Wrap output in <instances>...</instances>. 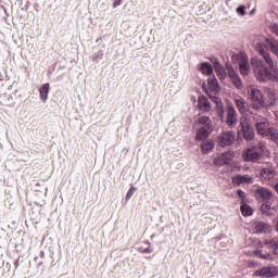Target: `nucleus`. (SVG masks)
<instances>
[{"label":"nucleus","mask_w":278,"mask_h":278,"mask_svg":"<svg viewBox=\"0 0 278 278\" xmlns=\"http://www.w3.org/2000/svg\"><path fill=\"white\" fill-rule=\"evenodd\" d=\"M257 53L264 58L266 64L258 59H251L254 76L257 81H274L278 83V68L275 66V62L268 54V47L266 45H258Z\"/></svg>","instance_id":"f257e3e1"},{"label":"nucleus","mask_w":278,"mask_h":278,"mask_svg":"<svg viewBox=\"0 0 278 278\" xmlns=\"http://www.w3.org/2000/svg\"><path fill=\"white\" fill-rule=\"evenodd\" d=\"M250 101L253 110H263V108H266L264 93L257 88L250 90Z\"/></svg>","instance_id":"f03ea898"},{"label":"nucleus","mask_w":278,"mask_h":278,"mask_svg":"<svg viewBox=\"0 0 278 278\" xmlns=\"http://www.w3.org/2000/svg\"><path fill=\"white\" fill-rule=\"evenodd\" d=\"M262 155H264V148L262 146H253L243 152L244 162H258L262 160Z\"/></svg>","instance_id":"7ed1b4c3"},{"label":"nucleus","mask_w":278,"mask_h":278,"mask_svg":"<svg viewBox=\"0 0 278 278\" xmlns=\"http://www.w3.org/2000/svg\"><path fill=\"white\" fill-rule=\"evenodd\" d=\"M240 127H241L240 131H242L243 138H245V140H253V138H255V132L253 131V128H251L249 118L241 117Z\"/></svg>","instance_id":"20e7f679"},{"label":"nucleus","mask_w":278,"mask_h":278,"mask_svg":"<svg viewBox=\"0 0 278 278\" xmlns=\"http://www.w3.org/2000/svg\"><path fill=\"white\" fill-rule=\"evenodd\" d=\"M254 197L258 203H268L273 200V191L266 189V187H260L256 189Z\"/></svg>","instance_id":"39448f33"},{"label":"nucleus","mask_w":278,"mask_h":278,"mask_svg":"<svg viewBox=\"0 0 278 278\" xmlns=\"http://www.w3.org/2000/svg\"><path fill=\"white\" fill-rule=\"evenodd\" d=\"M236 140V132L225 131L217 137V142L220 147H231Z\"/></svg>","instance_id":"423d86ee"},{"label":"nucleus","mask_w":278,"mask_h":278,"mask_svg":"<svg viewBox=\"0 0 278 278\" xmlns=\"http://www.w3.org/2000/svg\"><path fill=\"white\" fill-rule=\"evenodd\" d=\"M236 157V153L233 151H227L222 154H219L217 157L213 160V164L215 166H225L231 162Z\"/></svg>","instance_id":"0eeeda50"},{"label":"nucleus","mask_w":278,"mask_h":278,"mask_svg":"<svg viewBox=\"0 0 278 278\" xmlns=\"http://www.w3.org/2000/svg\"><path fill=\"white\" fill-rule=\"evenodd\" d=\"M278 275V267L277 266H268V267H263L261 269H257L254 271L253 277H277Z\"/></svg>","instance_id":"6e6552de"},{"label":"nucleus","mask_w":278,"mask_h":278,"mask_svg":"<svg viewBox=\"0 0 278 278\" xmlns=\"http://www.w3.org/2000/svg\"><path fill=\"white\" fill-rule=\"evenodd\" d=\"M236 123H238V112H236V108L232 104H228L226 106V125L233 127Z\"/></svg>","instance_id":"1a4fd4ad"},{"label":"nucleus","mask_w":278,"mask_h":278,"mask_svg":"<svg viewBox=\"0 0 278 278\" xmlns=\"http://www.w3.org/2000/svg\"><path fill=\"white\" fill-rule=\"evenodd\" d=\"M227 72L231 84L235 86V88L240 90V88H242V79H240V75H238V73H236V70H233V67L231 66L227 67Z\"/></svg>","instance_id":"9d476101"},{"label":"nucleus","mask_w":278,"mask_h":278,"mask_svg":"<svg viewBox=\"0 0 278 278\" xmlns=\"http://www.w3.org/2000/svg\"><path fill=\"white\" fill-rule=\"evenodd\" d=\"M255 128L257 134H260L261 136H270L273 131V128H270V125L266 119H263L262 122L256 123Z\"/></svg>","instance_id":"9b49d317"},{"label":"nucleus","mask_w":278,"mask_h":278,"mask_svg":"<svg viewBox=\"0 0 278 278\" xmlns=\"http://www.w3.org/2000/svg\"><path fill=\"white\" fill-rule=\"evenodd\" d=\"M260 175L265 181H270V179H275V167L273 164H266L261 168Z\"/></svg>","instance_id":"f8f14e48"},{"label":"nucleus","mask_w":278,"mask_h":278,"mask_svg":"<svg viewBox=\"0 0 278 278\" xmlns=\"http://www.w3.org/2000/svg\"><path fill=\"white\" fill-rule=\"evenodd\" d=\"M198 108L200 112L207 113L212 110V104L210 103V100L205 96H200L198 98Z\"/></svg>","instance_id":"ddd939ff"},{"label":"nucleus","mask_w":278,"mask_h":278,"mask_svg":"<svg viewBox=\"0 0 278 278\" xmlns=\"http://www.w3.org/2000/svg\"><path fill=\"white\" fill-rule=\"evenodd\" d=\"M244 184H253V177L249 175H237L232 177L233 186H242Z\"/></svg>","instance_id":"4468645a"},{"label":"nucleus","mask_w":278,"mask_h":278,"mask_svg":"<svg viewBox=\"0 0 278 278\" xmlns=\"http://www.w3.org/2000/svg\"><path fill=\"white\" fill-rule=\"evenodd\" d=\"M278 97L275 91L268 89L266 91V97H265V108H273V105H277Z\"/></svg>","instance_id":"2eb2a0df"},{"label":"nucleus","mask_w":278,"mask_h":278,"mask_svg":"<svg viewBox=\"0 0 278 278\" xmlns=\"http://www.w3.org/2000/svg\"><path fill=\"white\" fill-rule=\"evenodd\" d=\"M214 131V127H200L195 135V140L201 141L205 140V138H210V134Z\"/></svg>","instance_id":"dca6fc26"},{"label":"nucleus","mask_w":278,"mask_h":278,"mask_svg":"<svg viewBox=\"0 0 278 278\" xmlns=\"http://www.w3.org/2000/svg\"><path fill=\"white\" fill-rule=\"evenodd\" d=\"M254 229L256 231V233H270L273 227L264 222H256L254 224Z\"/></svg>","instance_id":"f3484780"},{"label":"nucleus","mask_w":278,"mask_h":278,"mask_svg":"<svg viewBox=\"0 0 278 278\" xmlns=\"http://www.w3.org/2000/svg\"><path fill=\"white\" fill-rule=\"evenodd\" d=\"M235 105L240 114H247L249 112V103L242 98L235 99Z\"/></svg>","instance_id":"a211bd4d"},{"label":"nucleus","mask_w":278,"mask_h":278,"mask_svg":"<svg viewBox=\"0 0 278 278\" xmlns=\"http://www.w3.org/2000/svg\"><path fill=\"white\" fill-rule=\"evenodd\" d=\"M213 64H214L218 79H220V81L225 80L227 77V72H225V67H223V65L218 60H216Z\"/></svg>","instance_id":"6ab92c4d"},{"label":"nucleus","mask_w":278,"mask_h":278,"mask_svg":"<svg viewBox=\"0 0 278 278\" xmlns=\"http://www.w3.org/2000/svg\"><path fill=\"white\" fill-rule=\"evenodd\" d=\"M198 71L200 73H202V75H213L214 73V67H212V64L207 63V62H204V63H201L199 66H198Z\"/></svg>","instance_id":"aec40b11"},{"label":"nucleus","mask_w":278,"mask_h":278,"mask_svg":"<svg viewBox=\"0 0 278 278\" xmlns=\"http://www.w3.org/2000/svg\"><path fill=\"white\" fill-rule=\"evenodd\" d=\"M207 85L210 90L214 92L215 94H218L220 92V85H218V79H216L214 76L207 79Z\"/></svg>","instance_id":"412c9836"},{"label":"nucleus","mask_w":278,"mask_h":278,"mask_svg":"<svg viewBox=\"0 0 278 278\" xmlns=\"http://www.w3.org/2000/svg\"><path fill=\"white\" fill-rule=\"evenodd\" d=\"M39 94L41 101H43V103H47V99H49V83H46L40 87Z\"/></svg>","instance_id":"4be33fe9"},{"label":"nucleus","mask_w":278,"mask_h":278,"mask_svg":"<svg viewBox=\"0 0 278 278\" xmlns=\"http://www.w3.org/2000/svg\"><path fill=\"white\" fill-rule=\"evenodd\" d=\"M214 147H215L214 141H204L201 144V151L205 155V154L210 153L211 151H213Z\"/></svg>","instance_id":"5701e85b"},{"label":"nucleus","mask_w":278,"mask_h":278,"mask_svg":"<svg viewBox=\"0 0 278 278\" xmlns=\"http://www.w3.org/2000/svg\"><path fill=\"white\" fill-rule=\"evenodd\" d=\"M198 125H202V127H214L212 124V119L208 116H200L198 118Z\"/></svg>","instance_id":"b1692460"},{"label":"nucleus","mask_w":278,"mask_h":278,"mask_svg":"<svg viewBox=\"0 0 278 278\" xmlns=\"http://www.w3.org/2000/svg\"><path fill=\"white\" fill-rule=\"evenodd\" d=\"M237 62L239 66H244L249 64V56L244 52H240L237 54Z\"/></svg>","instance_id":"393cba45"},{"label":"nucleus","mask_w":278,"mask_h":278,"mask_svg":"<svg viewBox=\"0 0 278 278\" xmlns=\"http://www.w3.org/2000/svg\"><path fill=\"white\" fill-rule=\"evenodd\" d=\"M267 49L278 56V42L276 40H267Z\"/></svg>","instance_id":"a878e982"},{"label":"nucleus","mask_w":278,"mask_h":278,"mask_svg":"<svg viewBox=\"0 0 278 278\" xmlns=\"http://www.w3.org/2000/svg\"><path fill=\"white\" fill-rule=\"evenodd\" d=\"M240 210H241L242 216H253V208L249 206V204L247 203L241 204Z\"/></svg>","instance_id":"bb28decb"},{"label":"nucleus","mask_w":278,"mask_h":278,"mask_svg":"<svg viewBox=\"0 0 278 278\" xmlns=\"http://www.w3.org/2000/svg\"><path fill=\"white\" fill-rule=\"evenodd\" d=\"M264 244L268 245L273 251L278 250V237H274L273 239H268L264 242Z\"/></svg>","instance_id":"cd10ccee"},{"label":"nucleus","mask_w":278,"mask_h":278,"mask_svg":"<svg viewBox=\"0 0 278 278\" xmlns=\"http://www.w3.org/2000/svg\"><path fill=\"white\" fill-rule=\"evenodd\" d=\"M239 71L242 77H247V75L251 73V66L249 65V63L245 65H239Z\"/></svg>","instance_id":"c85d7f7f"},{"label":"nucleus","mask_w":278,"mask_h":278,"mask_svg":"<svg viewBox=\"0 0 278 278\" xmlns=\"http://www.w3.org/2000/svg\"><path fill=\"white\" fill-rule=\"evenodd\" d=\"M215 112H216L217 116L220 118V121H223V118H225V106H223V103L216 105Z\"/></svg>","instance_id":"c756f323"},{"label":"nucleus","mask_w":278,"mask_h":278,"mask_svg":"<svg viewBox=\"0 0 278 278\" xmlns=\"http://www.w3.org/2000/svg\"><path fill=\"white\" fill-rule=\"evenodd\" d=\"M257 255H258V257H260L261 260H270V261L274 260L273 254H270V253H268V252H264V251H262V250H260V251L257 252Z\"/></svg>","instance_id":"7c9ffc66"},{"label":"nucleus","mask_w":278,"mask_h":278,"mask_svg":"<svg viewBox=\"0 0 278 278\" xmlns=\"http://www.w3.org/2000/svg\"><path fill=\"white\" fill-rule=\"evenodd\" d=\"M268 202H264L262 205H261V212L262 214H268V212H270V205L267 204Z\"/></svg>","instance_id":"2f4dec72"},{"label":"nucleus","mask_w":278,"mask_h":278,"mask_svg":"<svg viewBox=\"0 0 278 278\" xmlns=\"http://www.w3.org/2000/svg\"><path fill=\"white\" fill-rule=\"evenodd\" d=\"M269 136L273 142L278 146V130H271V132H269Z\"/></svg>","instance_id":"473e14b6"},{"label":"nucleus","mask_w":278,"mask_h":278,"mask_svg":"<svg viewBox=\"0 0 278 278\" xmlns=\"http://www.w3.org/2000/svg\"><path fill=\"white\" fill-rule=\"evenodd\" d=\"M237 194L241 199V204H243L244 203V199H247V193H244V191H242L241 189H238L237 190Z\"/></svg>","instance_id":"72a5a7b5"},{"label":"nucleus","mask_w":278,"mask_h":278,"mask_svg":"<svg viewBox=\"0 0 278 278\" xmlns=\"http://www.w3.org/2000/svg\"><path fill=\"white\" fill-rule=\"evenodd\" d=\"M134 192H136V187H130V189L128 190V192L126 194V201H129V199H131L134 197Z\"/></svg>","instance_id":"f704fd0d"},{"label":"nucleus","mask_w":278,"mask_h":278,"mask_svg":"<svg viewBox=\"0 0 278 278\" xmlns=\"http://www.w3.org/2000/svg\"><path fill=\"white\" fill-rule=\"evenodd\" d=\"M245 10V7L244 5H240L239 8H237V13L240 15V16H244L247 14V11Z\"/></svg>","instance_id":"c9c22d12"},{"label":"nucleus","mask_w":278,"mask_h":278,"mask_svg":"<svg viewBox=\"0 0 278 278\" xmlns=\"http://www.w3.org/2000/svg\"><path fill=\"white\" fill-rule=\"evenodd\" d=\"M211 97V99H212V101L214 102V103H216V105H218V104H223V101L220 100V98H218V97H216V96H210Z\"/></svg>","instance_id":"e433bc0d"},{"label":"nucleus","mask_w":278,"mask_h":278,"mask_svg":"<svg viewBox=\"0 0 278 278\" xmlns=\"http://www.w3.org/2000/svg\"><path fill=\"white\" fill-rule=\"evenodd\" d=\"M270 29H271L273 34L278 36V24H271Z\"/></svg>","instance_id":"4c0bfd02"},{"label":"nucleus","mask_w":278,"mask_h":278,"mask_svg":"<svg viewBox=\"0 0 278 278\" xmlns=\"http://www.w3.org/2000/svg\"><path fill=\"white\" fill-rule=\"evenodd\" d=\"M141 253H153V250L151 248H146L141 251Z\"/></svg>","instance_id":"58836bf2"},{"label":"nucleus","mask_w":278,"mask_h":278,"mask_svg":"<svg viewBox=\"0 0 278 278\" xmlns=\"http://www.w3.org/2000/svg\"><path fill=\"white\" fill-rule=\"evenodd\" d=\"M121 1H122V0H115V1L113 2V8H118V5H121Z\"/></svg>","instance_id":"ea45409f"},{"label":"nucleus","mask_w":278,"mask_h":278,"mask_svg":"<svg viewBox=\"0 0 278 278\" xmlns=\"http://www.w3.org/2000/svg\"><path fill=\"white\" fill-rule=\"evenodd\" d=\"M255 13V9H253L251 12H250V14H254Z\"/></svg>","instance_id":"a19ab883"}]
</instances>
